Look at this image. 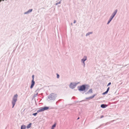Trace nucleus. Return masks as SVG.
I'll return each instance as SVG.
<instances>
[{"mask_svg":"<svg viewBox=\"0 0 129 129\" xmlns=\"http://www.w3.org/2000/svg\"><path fill=\"white\" fill-rule=\"evenodd\" d=\"M89 87V86L88 85H83L80 86L79 87V86L78 87L79 88L78 90L80 91H83L85 90L87 91Z\"/></svg>","mask_w":129,"mask_h":129,"instance_id":"1","label":"nucleus"},{"mask_svg":"<svg viewBox=\"0 0 129 129\" xmlns=\"http://www.w3.org/2000/svg\"><path fill=\"white\" fill-rule=\"evenodd\" d=\"M18 95L17 94H16L13 96L12 101V108H13L15 105L16 102L17 100V97Z\"/></svg>","mask_w":129,"mask_h":129,"instance_id":"2","label":"nucleus"},{"mask_svg":"<svg viewBox=\"0 0 129 129\" xmlns=\"http://www.w3.org/2000/svg\"><path fill=\"white\" fill-rule=\"evenodd\" d=\"M57 96L56 94L54 93H52L48 96V98L50 100H54Z\"/></svg>","mask_w":129,"mask_h":129,"instance_id":"3","label":"nucleus"},{"mask_svg":"<svg viewBox=\"0 0 129 129\" xmlns=\"http://www.w3.org/2000/svg\"><path fill=\"white\" fill-rule=\"evenodd\" d=\"M49 109V107H41L40 109L37 111V113L43 111L45 110H46Z\"/></svg>","mask_w":129,"mask_h":129,"instance_id":"4","label":"nucleus"},{"mask_svg":"<svg viewBox=\"0 0 129 129\" xmlns=\"http://www.w3.org/2000/svg\"><path fill=\"white\" fill-rule=\"evenodd\" d=\"M79 83V82L76 83H71L69 85V87L73 89L75 88L77 85Z\"/></svg>","mask_w":129,"mask_h":129,"instance_id":"5","label":"nucleus"},{"mask_svg":"<svg viewBox=\"0 0 129 129\" xmlns=\"http://www.w3.org/2000/svg\"><path fill=\"white\" fill-rule=\"evenodd\" d=\"M117 12V10H115L114 13H113L112 14V16L111 17L109 20L108 21L107 24H108L111 21L112 19L114 17L115 14H116Z\"/></svg>","mask_w":129,"mask_h":129,"instance_id":"6","label":"nucleus"},{"mask_svg":"<svg viewBox=\"0 0 129 129\" xmlns=\"http://www.w3.org/2000/svg\"><path fill=\"white\" fill-rule=\"evenodd\" d=\"M87 59V57H84V58L82 59L81 60V62L83 63V65L84 67L85 66L84 62Z\"/></svg>","mask_w":129,"mask_h":129,"instance_id":"7","label":"nucleus"},{"mask_svg":"<svg viewBox=\"0 0 129 129\" xmlns=\"http://www.w3.org/2000/svg\"><path fill=\"white\" fill-rule=\"evenodd\" d=\"M35 84V82L33 80H32L31 81V84L30 86V88L31 89L33 87V86H34Z\"/></svg>","mask_w":129,"mask_h":129,"instance_id":"8","label":"nucleus"},{"mask_svg":"<svg viewBox=\"0 0 129 129\" xmlns=\"http://www.w3.org/2000/svg\"><path fill=\"white\" fill-rule=\"evenodd\" d=\"M107 105L106 104H102L101 105V107L102 108H105L107 107Z\"/></svg>","mask_w":129,"mask_h":129,"instance_id":"9","label":"nucleus"},{"mask_svg":"<svg viewBox=\"0 0 129 129\" xmlns=\"http://www.w3.org/2000/svg\"><path fill=\"white\" fill-rule=\"evenodd\" d=\"M90 93H92V89H90L87 92L85 93L86 94H88Z\"/></svg>","mask_w":129,"mask_h":129,"instance_id":"10","label":"nucleus"},{"mask_svg":"<svg viewBox=\"0 0 129 129\" xmlns=\"http://www.w3.org/2000/svg\"><path fill=\"white\" fill-rule=\"evenodd\" d=\"M37 91H35V93H35L34 94V95L33 96V97L34 98H35V97H36L37 96V95L38 94V92H37Z\"/></svg>","mask_w":129,"mask_h":129,"instance_id":"11","label":"nucleus"},{"mask_svg":"<svg viewBox=\"0 0 129 129\" xmlns=\"http://www.w3.org/2000/svg\"><path fill=\"white\" fill-rule=\"evenodd\" d=\"M31 124H32L31 123H29L27 126L26 127L27 128H30V127H31Z\"/></svg>","mask_w":129,"mask_h":129,"instance_id":"12","label":"nucleus"},{"mask_svg":"<svg viewBox=\"0 0 129 129\" xmlns=\"http://www.w3.org/2000/svg\"><path fill=\"white\" fill-rule=\"evenodd\" d=\"M26 127L24 125H22L21 127V129H25Z\"/></svg>","mask_w":129,"mask_h":129,"instance_id":"13","label":"nucleus"},{"mask_svg":"<svg viewBox=\"0 0 129 129\" xmlns=\"http://www.w3.org/2000/svg\"><path fill=\"white\" fill-rule=\"evenodd\" d=\"M56 125V123L54 124L52 126L51 128V129H54V127H55Z\"/></svg>","mask_w":129,"mask_h":129,"instance_id":"14","label":"nucleus"},{"mask_svg":"<svg viewBox=\"0 0 129 129\" xmlns=\"http://www.w3.org/2000/svg\"><path fill=\"white\" fill-rule=\"evenodd\" d=\"M32 9H30L29 10H28V11L27 12H26V13H29V12H31L32 11Z\"/></svg>","mask_w":129,"mask_h":129,"instance_id":"15","label":"nucleus"},{"mask_svg":"<svg viewBox=\"0 0 129 129\" xmlns=\"http://www.w3.org/2000/svg\"><path fill=\"white\" fill-rule=\"evenodd\" d=\"M96 95V94H94L92 95V96H91V99H92L93 98H94L95 95Z\"/></svg>","mask_w":129,"mask_h":129,"instance_id":"16","label":"nucleus"},{"mask_svg":"<svg viewBox=\"0 0 129 129\" xmlns=\"http://www.w3.org/2000/svg\"><path fill=\"white\" fill-rule=\"evenodd\" d=\"M108 92H107V91H106L105 92H103L102 94L103 95H105L106 94H107V93H108Z\"/></svg>","mask_w":129,"mask_h":129,"instance_id":"17","label":"nucleus"},{"mask_svg":"<svg viewBox=\"0 0 129 129\" xmlns=\"http://www.w3.org/2000/svg\"><path fill=\"white\" fill-rule=\"evenodd\" d=\"M37 113H33V115H34V116H36L37 115Z\"/></svg>","mask_w":129,"mask_h":129,"instance_id":"18","label":"nucleus"},{"mask_svg":"<svg viewBox=\"0 0 129 129\" xmlns=\"http://www.w3.org/2000/svg\"><path fill=\"white\" fill-rule=\"evenodd\" d=\"M59 77V75L58 74H57V78H58Z\"/></svg>","mask_w":129,"mask_h":129,"instance_id":"19","label":"nucleus"},{"mask_svg":"<svg viewBox=\"0 0 129 129\" xmlns=\"http://www.w3.org/2000/svg\"><path fill=\"white\" fill-rule=\"evenodd\" d=\"M91 99V96L89 97H88V98H86V99Z\"/></svg>","mask_w":129,"mask_h":129,"instance_id":"20","label":"nucleus"},{"mask_svg":"<svg viewBox=\"0 0 129 129\" xmlns=\"http://www.w3.org/2000/svg\"><path fill=\"white\" fill-rule=\"evenodd\" d=\"M109 89H110L109 87H108L107 88V90L106 91H107V92H108V91H109Z\"/></svg>","mask_w":129,"mask_h":129,"instance_id":"21","label":"nucleus"},{"mask_svg":"<svg viewBox=\"0 0 129 129\" xmlns=\"http://www.w3.org/2000/svg\"><path fill=\"white\" fill-rule=\"evenodd\" d=\"M111 82H109V83H108L107 86H108L110 85H111Z\"/></svg>","mask_w":129,"mask_h":129,"instance_id":"22","label":"nucleus"},{"mask_svg":"<svg viewBox=\"0 0 129 129\" xmlns=\"http://www.w3.org/2000/svg\"><path fill=\"white\" fill-rule=\"evenodd\" d=\"M34 75H33L32 76V78H33L32 80H34Z\"/></svg>","mask_w":129,"mask_h":129,"instance_id":"23","label":"nucleus"},{"mask_svg":"<svg viewBox=\"0 0 129 129\" xmlns=\"http://www.w3.org/2000/svg\"><path fill=\"white\" fill-rule=\"evenodd\" d=\"M104 117V116L103 115H102L101 116V117L100 118H103V117Z\"/></svg>","mask_w":129,"mask_h":129,"instance_id":"24","label":"nucleus"},{"mask_svg":"<svg viewBox=\"0 0 129 129\" xmlns=\"http://www.w3.org/2000/svg\"><path fill=\"white\" fill-rule=\"evenodd\" d=\"M76 20H74V23H76Z\"/></svg>","mask_w":129,"mask_h":129,"instance_id":"25","label":"nucleus"},{"mask_svg":"<svg viewBox=\"0 0 129 129\" xmlns=\"http://www.w3.org/2000/svg\"><path fill=\"white\" fill-rule=\"evenodd\" d=\"M103 124H101V125L99 127H98V128H99V127L100 126H101L102 125H103Z\"/></svg>","mask_w":129,"mask_h":129,"instance_id":"26","label":"nucleus"},{"mask_svg":"<svg viewBox=\"0 0 129 129\" xmlns=\"http://www.w3.org/2000/svg\"><path fill=\"white\" fill-rule=\"evenodd\" d=\"M79 119V117H78L77 119Z\"/></svg>","mask_w":129,"mask_h":129,"instance_id":"27","label":"nucleus"},{"mask_svg":"<svg viewBox=\"0 0 129 129\" xmlns=\"http://www.w3.org/2000/svg\"><path fill=\"white\" fill-rule=\"evenodd\" d=\"M84 101V100L81 101H80V102H82V101Z\"/></svg>","mask_w":129,"mask_h":129,"instance_id":"28","label":"nucleus"},{"mask_svg":"<svg viewBox=\"0 0 129 129\" xmlns=\"http://www.w3.org/2000/svg\"><path fill=\"white\" fill-rule=\"evenodd\" d=\"M89 35V34L88 35V34H86V35Z\"/></svg>","mask_w":129,"mask_h":129,"instance_id":"29","label":"nucleus"}]
</instances>
